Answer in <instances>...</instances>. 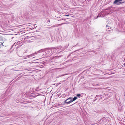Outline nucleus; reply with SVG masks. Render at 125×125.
I'll use <instances>...</instances> for the list:
<instances>
[{
	"instance_id": "18",
	"label": "nucleus",
	"mask_w": 125,
	"mask_h": 125,
	"mask_svg": "<svg viewBox=\"0 0 125 125\" xmlns=\"http://www.w3.org/2000/svg\"><path fill=\"white\" fill-rule=\"evenodd\" d=\"M100 17V16H99V15L98 14V16H97V17H94V18L93 19H94V20L95 19H97L98 18V17Z\"/></svg>"
},
{
	"instance_id": "33",
	"label": "nucleus",
	"mask_w": 125,
	"mask_h": 125,
	"mask_svg": "<svg viewBox=\"0 0 125 125\" xmlns=\"http://www.w3.org/2000/svg\"><path fill=\"white\" fill-rule=\"evenodd\" d=\"M109 8L110 9V7H109Z\"/></svg>"
},
{
	"instance_id": "32",
	"label": "nucleus",
	"mask_w": 125,
	"mask_h": 125,
	"mask_svg": "<svg viewBox=\"0 0 125 125\" xmlns=\"http://www.w3.org/2000/svg\"><path fill=\"white\" fill-rule=\"evenodd\" d=\"M26 39V38H25V37L24 38V39Z\"/></svg>"
},
{
	"instance_id": "7",
	"label": "nucleus",
	"mask_w": 125,
	"mask_h": 125,
	"mask_svg": "<svg viewBox=\"0 0 125 125\" xmlns=\"http://www.w3.org/2000/svg\"><path fill=\"white\" fill-rule=\"evenodd\" d=\"M60 40H53L52 43L54 44H57L59 43Z\"/></svg>"
},
{
	"instance_id": "22",
	"label": "nucleus",
	"mask_w": 125,
	"mask_h": 125,
	"mask_svg": "<svg viewBox=\"0 0 125 125\" xmlns=\"http://www.w3.org/2000/svg\"><path fill=\"white\" fill-rule=\"evenodd\" d=\"M63 16H69V15H63Z\"/></svg>"
},
{
	"instance_id": "16",
	"label": "nucleus",
	"mask_w": 125,
	"mask_h": 125,
	"mask_svg": "<svg viewBox=\"0 0 125 125\" xmlns=\"http://www.w3.org/2000/svg\"><path fill=\"white\" fill-rule=\"evenodd\" d=\"M23 41H19V42H21V41H22V42H21V43H22V42H23V44L24 43H25L26 42H26V41H25L24 40H23Z\"/></svg>"
},
{
	"instance_id": "24",
	"label": "nucleus",
	"mask_w": 125,
	"mask_h": 125,
	"mask_svg": "<svg viewBox=\"0 0 125 125\" xmlns=\"http://www.w3.org/2000/svg\"><path fill=\"white\" fill-rule=\"evenodd\" d=\"M13 5V4H11V6H10V7H8V8H10L11 7H12V6Z\"/></svg>"
},
{
	"instance_id": "30",
	"label": "nucleus",
	"mask_w": 125,
	"mask_h": 125,
	"mask_svg": "<svg viewBox=\"0 0 125 125\" xmlns=\"http://www.w3.org/2000/svg\"><path fill=\"white\" fill-rule=\"evenodd\" d=\"M121 2H124V3L125 2V1H122Z\"/></svg>"
},
{
	"instance_id": "35",
	"label": "nucleus",
	"mask_w": 125,
	"mask_h": 125,
	"mask_svg": "<svg viewBox=\"0 0 125 125\" xmlns=\"http://www.w3.org/2000/svg\"><path fill=\"white\" fill-rule=\"evenodd\" d=\"M13 38V37H12V39Z\"/></svg>"
},
{
	"instance_id": "29",
	"label": "nucleus",
	"mask_w": 125,
	"mask_h": 125,
	"mask_svg": "<svg viewBox=\"0 0 125 125\" xmlns=\"http://www.w3.org/2000/svg\"><path fill=\"white\" fill-rule=\"evenodd\" d=\"M75 103H74V104H72V105H71V106L74 105V104ZM70 106H71V105Z\"/></svg>"
},
{
	"instance_id": "27",
	"label": "nucleus",
	"mask_w": 125,
	"mask_h": 125,
	"mask_svg": "<svg viewBox=\"0 0 125 125\" xmlns=\"http://www.w3.org/2000/svg\"><path fill=\"white\" fill-rule=\"evenodd\" d=\"M106 26V27H110L109 26H108V25H107Z\"/></svg>"
},
{
	"instance_id": "25",
	"label": "nucleus",
	"mask_w": 125,
	"mask_h": 125,
	"mask_svg": "<svg viewBox=\"0 0 125 125\" xmlns=\"http://www.w3.org/2000/svg\"><path fill=\"white\" fill-rule=\"evenodd\" d=\"M27 50H26V51H25L24 52L25 53H26L27 52Z\"/></svg>"
},
{
	"instance_id": "21",
	"label": "nucleus",
	"mask_w": 125,
	"mask_h": 125,
	"mask_svg": "<svg viewBox=\"0 0 125 125\" xmlns=\"http://www.w3.org/2000/svg\"><path fill=\"white\" fill-rule=\"evenodd\" d=\"M67 75V74H63L62 75H61V76H64V75Z\"/></svg>"
},
{
	"instance_id": "19",
	"label": "nucleus",
	"mask_w": 125,
	"mask_h": 125,
	"mask_svg": "<svg viewBox=\"0 0 125 125\" xmlns=\"http://www.w3.org/2000/svg\"><path fill=\"white\" fill-rule=\"evenodd\" d=\"M73 98V99L75 101V100H76V99H77V97L76 96H75Z\"/></svg>"
},
{
	"instance_id": "3",
	"label": "nucleus",
	"mask_w": 125,
	"mask_h": 125,
	"mask_svg": "<svg viewBox=\"0 0 125 125\" xmlns=\"http://www.w3.org/2000/svg\"><path fill=\"white\" fill-rule=\"evenodd\" d=\"M65 49V48L61 46L56 47H52L53 52L56 53H60L62 52Z\"/></svg>"
},
{
	"instance_id": "13",
	"label": "nucleus",
	"mask_w": 125,
	"mask_h": 125,
	"mask_svg": "<svg viewBox=\"0 0 125 125\" xmlns=\"http://www.w3.org/2000/svg\"><path fill=\"white\" fill-rule=\"evenodd\" d=\"M104 96L106 98L105 99H107V98H109L110 97H107V96L108 95V94H105L104 93L103 94V96L104 95Z\"/></svg>"
},
{
	"instance_id": "10",
	"label": "nucleus",
	"mask_w": 125,
	"mask_h": 125,
	"mask_svg": "<svg viewBox=\"0 0 125 125\" xmlns=\"http://www.w3.org/2000/svg\"><path fill=\"white\" fill-rule=\"evenodd\" d=\"M53 40H46L45 41L46 42V43L52 44V43Z\"/></svg>"
},
{
	"instance_id": "34",
	"label": "nucleus",
	"mask_w": 125,
	"mask_h": 125,
	"mask_svg": "<svg viewBox=\"0 0 125 125\" xmlns=\"http://www.w3.org/2000/svg\"><path fill=\"white\" fill-rule=\"evenodd\" d=\"M93 53H94V52H93Z\"/></svg>"
},
{
	"instance_id": "9",
	"label": "nucleus",
	"mask_w": 125,
	"mask_h": 125,
	"mask_svg": "<svg viewBox=\"0 0 125 125\" xmlns=\"http://www.w3.org/2000/svg\"><path fill=\"white\" fill-rule=\"evenodd\" d=\"M118 109L120 111H121L123 110L124 109V108L122 105H121L120 104H119L118 106Z\"/></svg>"
},
{
	"instance_id": "14",
	"label": "nucleus",
	"mask_w": 125,
	"mask_h": 125,
	"mask_svg": "<svg viewBox=\"0 0 125 125\" xmlns=\"http://www.w3.org/2000/svg\"><path fill=\"white\" fill-rule=\"evenodd\" d=\"M69 19L68 18H62V22H63V21H67V19Z\"/></svg>"
},
{
	"instance_id": "11",
	"label": "nucleus",
	"mask_w": 125,
	"mask_h": 125,
	"mask_svg": "<svg viewBox=\"0 0 125 125\" xmlns=\"http://www.w3.org/2000/svg\"><path fill=\"white\" fill-rule=\"evenodd\" d=\"M60 16H59L57 18H56V19L58 21H62V18L61 17H60Z\"/></svg>"
},
{
	"instance_id": "5",
	"label": "nucleus",
	"mask_w": 125,
	"mask_h": 125,
	"mask_svg": "<svg viewBox=\"0 0 125 125\" xmlns=\"http://www.w3.org/2000/svg\"><path fill=\"white\" fill-rule=\"evenodd\" d=\"M104 96V94L103 96V95H96V97H95V99L94 100V101H95L97 99H100L103 98Z\"/></svg>"
},
{
	"instance_id": "6",
	"label": "nucleus",
	"mask_w": 125,
	"mask_h": 125,
	"mask_svg": "<svg viewBox=\"0 0 125 125\" xmlns=\"http://www.w3.org/2000/svg\"><path fill=\"white\" fill-rule=\"evenodd\" d=\"M123 0H115L113 2V4H117L118 5H120L124 3V2H121Z\"/></svg>"
},
{
	"instance_id": "8",
	"label": "nucleus",
	"mask_w": 125,
	"mask_h": 125,
	"mask_svg": "<svg viewBox=\"0 0 125 125\" xmlns=\"http://www.w3.org/2000/svg\"><path fill=\"white\" fill-rule=\"evenodd\" d=\"M106 118L104 117L101 119L100 121L101 122H102L103 123H104L107 121V119Z\"/></svg>"
},
{
	"instance_id": "4",
	"label": "nucleus",
	"mask_w": 125,
	"mask_h": 125,
	"mask_svg": "<svg viewBox=\"0 0 125 125\" xmlns=\"http://www.w3.org/2000/svg\"><path fill=\"white\" fill-rule=\"evenodd\" d=\"M73 102L72 97H69L64 101V103L65 104H69Z\"/></svg>"
},
{
	"instance_id": "31",
	"label": "nucleus",
	"mask_w": 125,
	"mask_h": 125,
	"mask_svg": "<svg viewBox=\"0 0 125 125\" xmlns=\"http://www.w3.org/2000/svg\"><path fill=\"white\" fill-rule=\"evenodd\" d=\"M88 0V1H91V0Z\"/></svg>"
},
{
	"instance_id": "15",
	"label": "nucleus",
	"mask_w": 125,
	"mask_h": 125,
	"mask_svg": "<svg viewBox=\"0 0 125 125\" xmlns=\"http://www.w3.org/2000/svg\"><path fill=\"white\" fill-rule=\"evenodd\" d=\"M4 43V42L2 43V42H0V48H1V47L4 46V45H3V44Z\"/></svg>"
},
{
	"instance_id": "2",
	"label": "nucleus",
	"mask_w": 125,
	"mask_h": 125,
	"mask_svg": "<svg viewBox=\"0 0 125 125\" xmlns=\"http://www.w3.org/2000/svg\"><path fill=\"white\" fill-rule=\"evenodd\" d=\"M52 48H47L42 49L37 52H36L28 55L29 57L35 55L36 54L41 52H45L46 54H49L50 53L51 51H52Z\"/></svg>"
},
{
	"instance_id": "12",
	"label": "nucleus",
	"mask_w": 125,
	"mask_h": 125,
	"mask_svg": "<svg viewBox=\"0 0 125 125\" xmlns=\"http://www.w3.org/2000/svg\"><path fill=\"white\" fill-rule=\"evenodd\" d=\"M0 53L1 54H5L6 53V52L4 50H0Z\"/></svg>"
},
{
	"instance_id": "17",
	"label": "nucleus",
	"mask_w": 125,
	"mask_h": 125,
	"mask_svg": "<svg viewBox=\"0 0 125 125\" xmlns=\"http://www.w3.org/2000/svg\"><path fill=\"white\" fill-rule=\"evenodd\" d=\"M40 90V89H39V87H38L36 88L35 90L36 91H39Z\"/></svg>"
},
{
	"instance_id": "28",
	"label": "nucleus",
	"mask_w": 125,
	"mask_h": 125,
	"mask_svg": "<svg viewBox=\"0 0 125 125\" xmlns=\"http://www.w3.org/2000/svg\"><path fill=\"white\" fill-rule=\"evenodd\" d=\"M72 99H73V102L74 101V100L73 99V98L72 97Z\"/></svg>"
},
{
	"instance_id": "26",
	"label": "nucleus",
	"mask_w": 125,
	"mask_h": 125,
	"mask_svg": "<svg viewBox=\"0 0 125 125\" xmlns=\"http://www.w3.org/2000/svg\"><path fill=\"white\" fill-rule=\"evenodd\" d=\"M111 33V31H109V32H108V33Z\"/></svg>"
},
{
	"instance_id": "20",
	"label": "nucleus",
	"mask_w": 125,
	"mask_h": 125,
	"mask_svg": "<svg viewBox=\"0 0 125 125\" xmlns=\"http://www.w3.org/2000/svg\"><path fill=\"white\" fill-rule=\"evenodd\" d=\"M81 95L80 94H78L77 95V96L78 97H80Z\"/></svg>"
},
{
	"instance_id": "1",
	"label": "nucleus",
	"mask_w": 125,
	"mask_h": 125,
	"mask_svg": "<svg viewBox=\"0 0 125 125\" xmlns=\"http://www.w3.org/2000/svg\"><path fill=\"white\" fill-rule=\"evenodd\" d=\"M24 15L28 18L31 17L33 15L31 8L29 7H27L24 10Z\"/></svg>"
},
{
	"instance_id": "23",
	"label": "nucleus",
	"mask_w": 125,
	"mask_h": 125,
	"mask_svg": "<svg viewBox=\"0 0 125 125\" xmlns=\"http://www.w3.org/2000/svg\"><path fill=\"white\" fill-rule=\"evenodd\" d=\"M50 22V20L49 19H48L47 21V23H48V22Z\"/></svg>"
},
{
	"instance_id": "36",
	"label": "nucleus",
	"mask_w": 125,
	"mask_h": 125,
	"mask_svg": "<svg viewBox=\"0 0 125 125\" xmlns=\"http://www.w3.org/2000/svg\"><path fill=\"white\" fill-rule=\"evenodd\" d=\"M99 85L98 84L97 85Z\"/></svg>"
}]
</instances>
